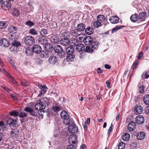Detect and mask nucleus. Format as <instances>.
Here are the masks:
<instances>
[{
	"label": "nucleus",
	"instance_id": "864d4df0",
	"mask_svg": "<svg viewBox=\"0 0 149 149\" xmlns=\"http://www.w3.org/2000/svg\"><path fill=\"white\" fill-rule=\"evenodd\" d=\"M7 123L8 124L10 125L15 124V121H14L13 119L11 118H9L7 120Z\"/></svg>",
	"mask_w": 149,
	"mask_h": 149
},
{
	"label": "nucleus",
	"instance_id": "c03bdc74",
	"mask_svg": "<svg viewBox=\"0 0 149 149\" xmlns=\"http://www.w3.org/2000/svg\"><path fill=\"white\" fill-rule=\"evenodd\" d=\"M138 86L139 87V93H143L144 92L145 88L144 85L139 83Z\"/></svg>",
	"mask_w": 149,
	"mask_h": 149
},
{
	"label": "nucleus",
	"instance_id": "9b49d317",
	"mask_svg": "<svg viewBox=\"0 0 149 149\" xmlns=\"http://www.w3.org/2000/svg\"><path fill=\"white\" fill-rule=\"evenodd\" d=\"M84 43L87 45H91L93 42V38L90 36H86L83 39Z\"/></svg>",
	"mask_w": 149,
	"mask_h": 149
},
{
	"label": "nucleus",
	"instance_id": "052dcab7",
	"mask_svg": "<svg viewBox=\"0 0 149 149\" xmlns=\"http://www.w3.org/2000/svg\"><path fill=\"white\" fill-rule=\"evenodd\" d=\"M1 87L4 90L6 91L8 93H9L11 90L10 89H8L4 85H2L1 86Z\"/></svg>",
	"mask_w": 149,
	"mask_h": 149
},
{
	"label": "nucleus",
	"instance_id": "c756f323",
	"mask_svg": "<svg viewBox=\"0 0 149 149\" xmlns=\"http://www.w3.org/2000/svg\"><path fill=\"white\" fill-rule=\"evenodd\" d=\"M97 20L101 23V22L104 23L105 22L106 20L105 17L103 15H100L97 16ZM103 24H105V23H103Z\"/></svg>",
	"mask_w": 149,
	"mask_h": 149
},
{
	"label": "nucleus",
	"instance_id": "9d476101",
	"mask_svg": "<svg viewBox=\"0 0 149 149\" xmlns=\"http://www.w3.org/2000/svg\"><path fill=\"white\" fill-rule=\"evenodd\" d=\"M58 61L57 58L54 55H51L49 58L48 61L49 63L52 65H54Z\"/></svg>",
	"mask_w": 149,
	"mask_h": 149
},
{
	"label": "nucleus",
	"instance_id": "473e14b6",
	"mask_svg": "<svg viewBox=\"0 0 149 149\" xmlns=\"http://www.w3.org/2000/svg\"><path fill=\"white\" fill-rule=\"evenodd\" d=\"M130 19L132 22H136L138 19V15L136 14H133L130 17Z\"/></svg>",
	"mask_w": 149,
	"mask_h": 149
},
{
	"label": "nucleus",
	"instance_id": "3c124183",
	"mask_svg": "<svg viewBox=\"0 0 149 149\" xmlns=\"http://www.w3.org/2000/svg\"><path fill=\"white\" fill-rule=\"evenodd\" d=\"M13 14L16 17L18 16L19 15V10L16 8H14L13 10Z\"/></svg>",
	"mask_w": 149,
	"mask_h": 149
},
{
	"label": "nucleus",
	"instance_id": "8fccbe9b",
	"mask_svg": "<svg viewBox=\"0 0 149 149\" xmlns=\"http://www.w3.org/2000/svg\"><path fill=\"white\" fill-rule=\"evenodd\" d=\"M19 117L23 118L27 116V113L26 112H21L19 113Z\"/></svg>",
	"mask_w": 149,
	"mask_h": 149
},
{
	"label": "nucleus",
	"instance_id": "bf43d9fd",
	"mask_svg": "<svg viewBox=\"0 0 149 149\" xmlns=\"http://www.w3.org/2000/svg\"><path fill=\"white\" fill-rule=\"evenodd\" d=\"M143 56V53L142 52H140L138 54L137 56L138 59H141Z\"/></svg>",
	"mask_w": 149,
	"mask_h": 149
},
{
	"label": "nucleus",
	"instance_id": "79ce46f5",
	"mask_svg": "<svg viewBox=\"0 0 149 149\" xmlns=\"http://www.w3.org/2000/svg\"><path fill=\"white\" fill-rule=\"evenodd\" d=\"M29 33L32 35H36L38 34L37 31L35 28H32L29 30Z\"/></svg>",
	"mask_w": 149,
	"mask_h": 149
},
{
	"label": "nucleus",
	"instance_id": "ddd939ff",
	"mask_svg": "<svg viewBox=\"0 0 149 149\" xmlns=\"http://www.w3.org/2000/svg\"><path fill=\"white\" fill-rule=\"evenodd\" d=\"M136 123L139 124H142L144 121V118L141 115L138 116L136 118Z\"/></svg>",
	"mask_w": 149,
	"mask_h": 149
},
{
	"label": "nucleus",
	"instance_id": "ea45409f",
	"mask_svg": "<svg viewBox=\"0 0 149 149\" xmlns=\"http://www.w3.org/2000/svg\"><path fill=\"white\" fill-rule=\"evenodd\" d=\"M63 108L61 106H53L52 107V109L54 111V112L57 113L60 110L62 109Z\"/></svg>",
	"mask_w": 149,
	"mask_h": 149
},
{
	"label": "nucleus",
	"instance_id": "6ab92c4d",
	"mask_svg": "<svg viewBox=\"0 0 149 149\" xmlns=\"http://www.w3.org/2000/svg\"><path fill=\"white\" fill-rule=\"evenodd\" d=\"M65 51L68 55L72 54L74 52V49L72 46H70L66 48Z\"/></svg>",
	"mask_w": 149,
	"mask_h": 149
},
{
	"label": "nucleus",
	"instance_id": "338daca9",
	"mask_svg": "<svg viewBox=\"0 0 149 149\" xmlns=\"http://www.w3.org/2000/svg\"><path fill=\"white\" fill-rule=\"evenodd\" d=\"M137 65L136 64H135L133 63L131 67V69L134 70L136 68H137Z\"/></svg>",
	"mask_w": 149,
	"mask_h": 149
},
{
	"label": "nucleus",
	"instance_id": "f03ea898",
	"mask_svg": "<svg viewBox=\"0 0 149 149\" xmlns=\"http://www.w3.org/2000/svg\"><path fill=\"white\" fill-rule=\"evenodd\" d=\"M99 45V43L98 42L96 41L93 42L92 44L86 47V49H85V51L89 53L92 52L94 50L97 48Z\"/></svg>",
	"mask_w": 149,
	"mask_h": 149
},
{
	"label": "nucleus",
	"instance_id": "a19ab883",
	"mask_svg": "<svg viewBox=\"0 0 149 149\" xmlns=\"http://www.w3.org/2000/svg\"><path fill=\"white\" fill-rule=\"evenodd\" d=\"M125 27L124 26H116L112 29L111 33H113L114 32H116L117 30Z\"/></svg>",
	"mask_w": 149,
	"mask_h": 149
},
{
	"label": "nucleus",
	"instance_id": "bb28decb",
	"mask_svg": "<svg viewBox=\"0 0 149 149\" xmlns=\"http://www.w3.org/2000/svg\"><path fill=\"white\" fill-rule=\"evenodd\" d=\"M61 35L62 37L66 38H69L70 37V32L67 31H62L60 32Z\"/></svg>",
	"mask_w": 149,
	"mask_h": 149
},
{
	"label": "nucleus",
	"instance_id": "7c9ffc66",
	"mask_svg": "<svg viewBox=\"0 0 149 149\" xmlns=\"http://www.w3.org/2000/svg\"><path fill=\"white\" fill-rule=\"evenodd\" d=\"M49 52L46 51H40L39 52L40 53V56L41 57L47 58L49 56Z\"/></svg>",
	"mask_w": 149,
	"mask_h": 149
},
{
	"label": "nucleus",
	"instance_id": "e2e57ef3",
	"mask_svg": "<svg viewBox=\"0 0 149 149\" xmlns=\"http://www.w3.org/2000/svg\"><path fill=\"white\" fill-rule=\"evenodd\" d=\"M66 149H76V148L75 146L71 144L67 147Z\"/></svg>",
	"mask_w": 149,
	"mask_h": 149
},
{
	"label": "nucleus",
	"instance_id": "09e8293b",
	"mask_svg": "<svg viewBox=\"0 0 149 149\" xmlns=\"http://www.w3.org/2000/svg\"><path fill=\"white\" fill-rule=\"evenodd\" d=\"M40 36H45L46 34H47V31L46 30L42 29L40 32Z\"/></svg>",
	"mask_w": 149,
	"mask_h": 149
},
{
	"label": "nucleus",
	"instance_id": "37998d69",
	"mask_svg": "<svg viewBox=\"0 0 149 149\" xmlns=\"http://www.w3.org/2000/svg\"><path fill=\"white\" fill-rule=\"evenodd\" d=\"M11 43L13 46L15 47H16L20 46L21 45L20 43L17 40L13 41V42Z\"/></svg>",
	"mask_w": 149,
	"mask_h": 149
},
{
	"label": "nucleus",
	"instance_id": "774afa93",
	"mask_svg": "<svg viewBox=\"0 0 149 149\" xmlns=\"http://www.w3.org/2000/svg\"><path fill=\"white\" fill-rule=\"evenodd\" d=\"M10 79L11 81L15 84H16L17 83V82L15 80L13 77L11 78Z\"/></svg>",
	"mask_w": 149,
	"mask_h": 149
},
{
	"label": "nucleus",
	"instance_id": "393cba45",
	"mask_svg": "<svg viewBox=\"0 0 149 149\" xmlns=\"http://www.w3.org/2000/svg\"><path fill=\"white\" fill-rule=\"evenodd\" d=\"M146 136L145 133L143 132H140L137 135V138L139 140H141L143 139Z\"/></svg>",
	"mask_w": 149,
	"mask_h": 149
},
{
	"label": "nucleus",
	"instance_id": "6e6d98bb",
	"mask_svg": "<svg viewBox=\"0 0 149 149\" xmlns=\"http://www.w3.org/2000/svg\"><path fill=\"white\" fill-rule=\"evenodd\" d=\"M47 88L46 86L45 85H43L41 87H40V89L41 90V91L44 92V93H46L47 91L46 89Z\"/></svg>",
	"mask_w": 149,
	"mask_h": 149
},
{
	"label": "nucleus",
	"instance_id": "72a5a7b5",
	"mask_svg": "<svg viewBox=\"0 0 149 149\" xmlns=\"http://www.w3.org/2000/svg\"><path fill=\"white\" fill-rule=\"evenodd\" d=\"M143 100L146 104L149 105V94H146L144 96Z\"/></svg>",
	"mask_w": 149,
	"mask_h": 149
},
{
	"label": "nucleus",
	"instance_id": "49530a36",
	"mask_svg": "<svg viewBox=\"0 0 149 149\" xmlns=\"http://www.w3.org/2000/svg\"><path fill=\"white\" fill-rule=\"evenodd\" d=\"M93 25L95 27L98 28L100 26L102 25V24L100 22L97 20L93 22Z\"/></svg>",
	"mask_w": 149,
	"mask_h": 149
},
{
	"label": "nucleus",
	"instance_id": "0e129e2a",
	"mask_svg": "<svg viewBox=\"0 0 149 149\" xmlns=\"http://www.w3.org/2000/svg\"><path fill=\"white\" fill-rule=\"evenodd\" d=\"M45 111L44 109H41L39 110L38 111V113L40 116H43V113L42 112L44 113Z\"/></svg>",
	"mask_w": 149,
	"mask_h": 149
},
{
	"label": "nucleus",
	"instance_id": "5fc2aeb1",
	"mask_svg": "<svg viewBox=\"0 0 149 149\" xmlns=\"http://www.w3.org/2000/svg\"><path fill=\"white\" fill-rule=\"evenodd\" d=\"M33 109L32 108H31L29 107H26L24 108V111L30 113L31 112H32Z\"/></svg>",
	"mask_w": 149,
	"mask_h": 149
},
{
	"label": "nucleus",
	"instance_id": "c9c22d12",
	"mask_svg": "<svg viewBox=\"0 0 149 149\" xmlns=\"http://www.w3.org/2000/svg\"><path fill=\"white\" fill-rule=\"evenodd\" d=\"M26 54L28 55H31L33 53V52L32 48L28 47L26 48L25 51Z\"/></svg>",
	"mask_w": 149,
	"mask_h": 149
},
{
	"label": "nucleus",
	"instance_id": "603ef678",
	"mask_svg": "<svg viewBox=\"0 0 149 149\" xmlns=\"http://www.w3.org/2000/svg\"><path fill=\"white\" fill-rule=\"evenodd\" d=\"M10 114L11 116H17L19 115V113L18 112L14 110L10 112Z\"/></svg>",
	"mask_w": 149,
	"mask_h": 149
},
{
	"label": "nucleus",
	"instance_id": "6e6552de",
	"mask_svg": "<svg viewBox=\"0 0 149 149\" xmlns=\"http://www.w3.org/2000/svg\"><path fill=\"white\" fill-rule=\"evenodd\" d=\"M49 98H48L46 97H45L39 100L42 104V107L45 108L47 106L49 105L50 102Z\"/></svg>",
	"mask_w": 149,
	"mask_h": 149
},
{
	"label": "nucleus",
	"instance_id": "2eb2a0df",
	"mask_svg": "<svg viewBox=\"0 0 149 149\" xmlns=\"http://www.w3.org/2000/svg\"><path fill=\"white\" fill-rule=\"evenodd\" d=\"M85 49V47L83 44H78L76 46V50L78 52H81L84 51Z\"/></svg>",
	"mask_w": 149,
	"mask_h": 149
},
{
	"label": "nucleus",
	"instance_id": "aec40b11",
	"mask_svg": "<svg viewBox=\"0 0 149 149\" xmlns=\"http://www.w3.org/2000/svg\"><path fill=\"white\" fill-rule=\"evenodd\" d=\"M60 39L59 36L53 35L51 36L50 41L55 44L58 43Z\"/></svg>",
	"mask_w": 149,
	"mask_h": 149
},
{
	"label": "nucleus",
	"instance_id": "13d9d810",
	"mask_svg": "<svg viewBox=\"0 0 149 149\" xmlns=\"http://www.w3.org/2000/svg\"><path fill=\"white\" fill-rule=\"evenodd\" d=\"M25 24L29 26H31L34 25V23L30 20L27 21Z\"/></svg>",
	"mask_w": 149,
	"mask_h": 149
},
{
	"label": "nucleus",
	"instance_id": "f704fd0d",
	"mask_svg": "<svg viewBox=\"0 0 149 149\" xmlns=\"http://www.w3.org/2000/svg\"><path fill=\"white\" fill-rule=\"evenodd\" d=\"M85 32L86 34L90 35L93 33V30L92 28L88 27L85 29Z\"/></svg>",
	"mask_w": 149,
	"mask_h": 149
},
{
	"label": "nucleus",
	"instance_id": "5701e85b",
	"mask_svg": "<svg viewBox=\"0 0 149 149\" xmlns=\"http://www.w3.org/2000/svg\"><path fill=\"white\" fill-rule=\"evenodd\" d=\"M119 20V18L117 16H111L109 19V20L110 22L112 24H116L118 22Z\"/></svg>",
	"mask_w": 149,
	"mask_h": 149
},
{
	"label": "nucleus",
	"instance_id": "cd10ccee",
	"mask_svg": "<svg viewBox=\"0 0 149 149\" xmlns=\"http://www.w3.org/2000/svg\"><path fill=\"white\" fill-rule=\"evenodd\" d=\"M85 26L84 24L81 23L77 25L76 29L79 31L80 32L84 31L85 29Z\"/></svg>",
	"mask_w": 149,
	"mask_h": 149
},
{
	"label": "nucleus",
	"instance_id": "58836bf2",
	"mask_svg": "<svg viewBox=\"0 0 149 149\" xmlns=\"http://www.w3.org/2000/svg\"><path fill=\"white\" fill-rule=\"evenodd\" d=\"M130 135L127 133H126L123 135V139L124 141H127L129 140Z\"/></svg>",
	"mask_w": 149,
	"mask_h": 149
},
{
	"label": "nucleus",
	"instance_id": "a878e982",
	"mask_svg": "<svg viewBox=\"0 0 149 149\" xmlns=\"http://www.w3.org/2000/svg\"><path fill=\"white\" fill-rule=\"evenodd\" d=\"M146 13L145 12H141L139 13L138 16V19L141 20V21H145L146 17Z\"/></svg>",
	"mask_w": 149,
	"mask_h": 149
},
{
	"label": "nucleus",
	"instance_id": "a211bd4d",
	"mask_svg": "<svg viewBox=\"0 0 149 149\" xmlns=\"http://www.w3.org/2000/svg\"><path fill=\"white\" fill-rule=\"evenodd\" d=\"M136 124L135 122L131 121L128 126V129L130 131H133L136 128Z\"/></svg>",
	"mask_w": 149,
	"mask_h": 149
},
{
	"label": "nucleus",
	"instance_id": "7ed1b4c3",
	"mask_svg": "<svg viewBox=\"0 0 149 149\" xmlns=\"http://www.w3.org/2000/svg\"><path fill=\"white\" fill-rule=\"evenodd\" d=\"M54 49L56 53L58 54V55L61 58L65 56V53L63 51L62 48L60 45H58L55 46L54 47Z\"/></svg>",
	"mask_w": 149,
	"mask_h": 149
},
{
	"label": "nucleus",
	"instance_id": "2f4dec72",
	"mask_svg": "<svg viewBox=\"0 0 149 149\" xmlns=\"http://www.w3.org/2000/svg\"><path fill=\"white\" fill-rule=\"evenodd\" d=\"M42 104L40 102H38L35 105V108L36 110H40L41 109H44L45 108L42 107Z\"/></svg>",
	"mask_w": 149,
	"mask_h": 149
},
{
	"label": "nucleus",
	"instance_id": "39448f33",
	"mask_svg": "<svg viewBox=\"0 0 149 149\" xmlns=\"http://www.w3.org/2000/svg\"><path fill=\"white\" fill-rule=\"evenodd\" d=\"M72 123H71L70 125L68 127V131L72 133H75L77 132L78 131V128L77 126L73 124Z\"/></svg>",
	"mask_w": 149,
	"mask_h": 149
},
{
	"label": "nucleus",
	"instance_id": "4468645a",
	"mask_svg": "<svg viewBox=\"0 0 149 149\" xmlns=\"http://www.w3.org/2000/svg\"><path fill=\"white\" fill-rule=\"evenodd\" d=\"M134 109V112L136 114L141 113L143 110V107L140 105L136 106Z\"/></svg>",
	"mask_w": 149,
	"mask_h": 149
},
{
	"label": "nucleus",
	"instance_id": "dca6fc26",
	"mask_svg": "<svg viewBox=\"0 0 149 149\" xmlns=\"http://www.w3.org/2000/svg\"><path fill=\"white\" fill-rule=\"evenodd\" d=\"M32 49L33 52L36 53H39L41 50V47L38 45H35L33 46Z\"/></svg>",
	"mask_w": 149,
	"mask_h": 149
},
{
	"label": "nucleus",
	"instance_id": "680f3d73",
	"mask_svg": "<svg viewBox=\"0 0 149 149\" xmlns=\"http://www.w3.org/2000/svg\"><path fill=\"white\" fill-rule=\"evenodd\" d=\"M113 127V124L112 123L108 130V134H109L111 132L112 130V128Z\"/></svg>",
	"mask_w": 149,
	"mask_h": 149
},
{
	"label": "nucleus",
	"instance_id": "4c0bfd02",
	"mask_svg": "<svg viewBox=\"0 0 149 149\" xmlns=\"http://www.w3.org/2000/svg\"><path fill=\"white\" fill-rule=\"evenodd\" d=\"M74 57L75 56L73 54L68 55L66 57L67 60L68 61H73Z\"/></svg>",
	"mask_w": 149,
	"mask_h": 149
},
{
	"label": "nucleus",
	"instance_id": "412c9836",
	"mask_svg": "<svg viewBox=\"0 0 149 149\" xmlns=\"http://www.w3.org/2000/svg\"><path fill=\"white\" fill-rule=\"evenodd\" d=\"M8 37L10 40L9 42L11 43L13 41L17 40L18 38L15 34L12 33H9L8 35Z\"/></svg>",
	"mask_w": 149,
	"mask_h": 149
},
{
	"label": "nucleus",
	"instance_id": "69168bd1",
	"mask_svg": "<svg viewBox=\"0 0 149 149\" xmlns=\"http://www.w3.org/2000/svg\"><path fill=\"white\" fill-rule=\"evenodd\" d=\"M145 111L146 113L149 115V106L146 107L145 108Z\"/></svg>",
	"mask_w": 149,
	"mask_h": 149
},
{
	"label": "nucleus",
	"instance_id": "e433bc0d",
	"mask_svg": "<svg viewBox=\"0 0 149 149\" xmlns=\"http://www.w3.org/2000/svg\"><path fill=\"white\" fill-rule=\"evenodd\" d=\"M70 40V43L72 45V46H76L78 44V40H77L74 38H71Z\"/></svg>",
	"mask_w": 149,
	"mask_h": 149
},
{
	"label": "nucleus",
	"instance_id": "20e7f679",
	"mask_svg": "<svg viewBox=\"0 0 149 149\" xmlns=\"http://www.w3.org/2000/svg\"><path fill=\"white\" fill-rule=\"evenodd\" d=\"M24 41L27 45H31L34 44L35 40L34 37L31 36H28L24 38Z\"/></svg>",
	"mask_w": 149,
	"mask_h": 149
},
{
	"label": "nucleus",
	"instance_id": "f257e3e1",
	"mask_svg": "<svg viewBox=\"0 0 149 149\" xmlns=\"http://www.w3.org/2000/svg\"><path fill=\"white\" fill-rule=\"evenodd\" d=\"M61 118L63 119V123L66 125H68L72 123L73 121L69 118V115L65 110H63L60 113Z\"/></svg>",
	"mask_w": 149,
	"mask_h": 149
},
{
	"label": "nucleus",
	"instance_id": "a18cd8bd",
	"mask_svg": "<svg viewBox=\"0 0 149 149\" xmlns=\"http://www.w3.org/2000/svg\"><path fill=\"white\" fill-rule=\"evenodd\" d=\"M8 25L5 22H0V29H4L6 28Z\"/></svg>",
	"mask_w": 149,
	"mask_h": 149
},
{
	"label": "nucleus",
	"instance_id": "f3484780",
	"mask_svg": "<svg viewBox=\"0 0 149 149\" xmlns=\"http://www.w3.org/2000/svg\"><path fill=\"white\" fill-rule=\"evenodd\" d=\"M70 40L67 38L61 39L60 41V44L64 46H67L70 44Z\"/></svg>",
	"mask_w": 149,
	"mask_h": 149
},
{
	"label": "nucleus",
	"instance_id": "b1692460",
	"mask_svg": "<svg viewBox=\"0 0 149 149\" xmlns=\"http://www.w3.org/2000/svg\"><path fill=\"white\" fill-rule=\"evenodd\" d=\"M70 143L71 142L72 144H75L77 142L76 136L74 134H72L70 136L69 139Z\"/></svg>",
	"mask_w": 149,
	"mask_h": 149
},
{
	"label": "nucleus",
	"instance_id": "4be33fe9",
	"mask_svg": "<svg viewBox=\"0 0 149 149\" xmlns=\"http://www.w3.org/2000/svg\"><path fill=\"white\" fill-rule=\"evenodd\" d=\"M0 45H3L5 47H7L9 46V42L7 40L3 38L0 40Z\"/></svg>",
	"mask_w": 149,
	"mask_h": 149
},
{
	"label": "nucleus",
	"instance_id": "f8f14e48",
	"mask_svg": "<svg viewBox=\"0 0 149 149\" xmlns=\"http://www.w3.org/2000/svg\"><path fill=\"white\" fill-rule=\"evenodd\" d=\"M19 132L18 130L16 129L12 130L10 133V135L11 138L13 139L15 138L18 136Z\"/></svg>",
	"mask_w": 149,
	"mask_h": 149
},
{
	"label": "nucleus",
	"instance_id": "1a4fd4ad",
	"mask_svg": "<svg viewBox=\"0 0 149 149\" xmlns=\"http://www.w3.org/2000/svg\"><path fill=\"white\" fill-rule=\"evenodd\" d=\"M20 26H11L8 28V31L12 33V34H14L17 33L18 31L20 29Z\"/></svg>",
	"mask_w": 149,
	"mask_h": 149
},
{
	"label": "nucleus",
	"instance_id": "c85d7f7f",
	"mask_svg": "<svg viewBox=\"0 0 149 149\" xmlns=\"http://www.w3.org/2000/svg\"><path fill=\"white\" fill-rule=\"evenodd\" d=\"M79 32L77 29L70 31L72 35L76 37L80 36L81 34L79 33Z\"/></svg>",
	"mask_w": 149,
	"mask_h": 149
},
{
	"label": "nucleus",
	"instance_id": "0eeeda50",
	"mask_svg": "<svg viewBox=\"0 0 149 149\" xmlns=\"http://www.w3.org/2000/svg\"><path fill=\"white\" fill-rule=\"evenodd\" d=\"M11 3L10 1H6L2 2L1 6L3 9L8 10L11 8Z\"/></svg>",
	"mask_w": 149,
	"mask_h": 149
},
{
	"label": "nucleus",
	"instance_id": "de8ad7c7",
	"mask_svg": "<svg viewBox=\"0 0 149 149\" xmlns=\"http://www.w3.org/2000/svg\"><path fill=\"white\" fill-rule=\"evenodd\" d=\"M125 146V144L123 142H120L118 145V149H124Z\"/></svg>",
	"mask_w": 149,
	"mask_h": 149
},
{
	"label": "nucleus",
	"instance_id": "4d7b16f0",
	"mask_svg": "<svg viewBox=\"0 0 149 149\" xmlns=\"http://www.w3.org/2000/svg\"><path fill=\"white\" fill-rule=\"evenodd\" d=\"M37 111H36L33 109L32 110V112H31L29 114L33 116H37Z\"/></svg>",
	"mask_w": 149,
	"mask_h": 149
},
{
	"label": "nucleus",
	"instance_id": "423d86ee",
	"mask_svg": "<svg viewBox=\"0 0 149 149\" xmlns=\"http://www.w3.org/2000/svg\"><path fill=\"white\" fill-rule=\"evenodd\" d=\"M37 40L38 42L42 45H45L47 44V40L45 36H37Z\"/></svg>",
	"mask_w": 149,
	"mask_h": 149
}]
</instances>
